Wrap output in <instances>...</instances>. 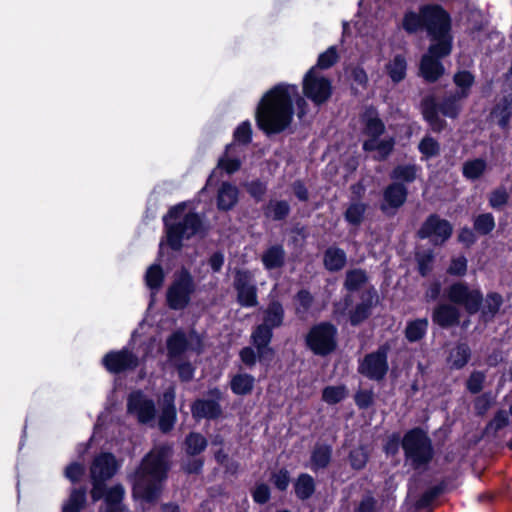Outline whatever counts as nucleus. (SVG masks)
Returning a JSON list of instances; mask_svg holds the SVG:
<instances>
[{
  "instance_id": "nucleus-46",
  "label": "nucleus",
  "mask_w": 512,
  "mask_h": 512,
  "mask_svg": "<svg viewBox=\"0 0 512 512\" xmlns=\"http://www.w3.org/2000/svg\"><path fill=\"white\" fill-rule=\"evenodd\" d=\"M165 273L160 264H152L146 271L145 283L151 290H159L164 282Z\"/></svg>"
},
{
  "instance_id": "nucleus-3",
  "label": "nucleus",
  "mask_w": 512,
  "mask_h": 512,
  "mask_svg": "<svg viewBox=\"0 0 512 512\" xmlns=\"http://www.w3.org/2000/svg\"><path fill=\"white\" fill-rule=\"evenodd\" d=\"M402 27L409 34L426 31L429 45L453 46L451 18L440 5L427 4L418 13H405Z\"/></svg>"
},
{
  "instance_id": "nucleus-35",
  "label": "nucleus",
  "mask_w": 512,
  "mask_h": 512,
  "mask_svg": "<svg viewBox=\"0 0 512 512\" xmlns=\"http://www.w3.org/2000/svg\"><path fill=\"white\" fill-rule=\"evenodd\" d=\"M264 266L269 269L281 268L285 263V251L282 245H273L262 255Z\"/></svg>"
},
{
  "instance_id": "nucleus-8",
  "label": "nucleus",
  "mask_w": 512,
  "mask_h": 512,
  "mask_svg": "<svg viewBox=\"0 0 512 512\" xmlns=\"http://www.w3.org/2000/svg\"><path fill=\"white\" fill-rule=\"evenodd\" d=\"M390 350V344L384 343L376 351L366 354L359 363L358 372L370 380L382 381L389 370L388 353Z\"/></svg>"
},
{
  "instance_id": "nucleus-7",
  "label": "nucleus",
  "mask_w": 512,
  "mask_h": 512,
  "mask_svg": "<svg viewBox=\"0 0 512 512\" xmlns=\"http://www.w3.org/2000/svg\"><path fill=\"white\" fill-rule=\"evenodd\" d=\"M453 46L429 45L427 52L422 55L419 64V74L428 83L438 81L445 73L441 59L448 57Z\"/></svg>"
},
{
  "instance_id": "nucleus-30",
  "label": "nucleus",
  "mask_w": 512,
  "mask_h": 512,
  "mask_svg": "<svg viewBox=\"0 0 512 512\" xmlns=\"http://www.w3.org/2000/svg\"><path fill=\"white\" fill-rule=\"evenodd\" d=\"M503 304L502 296L497 292H490L486 298H483L481 304V318L485 322L492 321L495 315L499 312L500 307Z\"/></svg>"
},
{
  "instance_id": "nucleus-62",
  "label": "nucleus",
  "mask_w": 512,
  "mask_h": 512,
  "mask_svg": "<svg viewBox=\"0 0 512 512\" xmlns=\"http://www.w3.org/2000/svg\"><path fill=\"white\" fill-rule=\"evenodd\" d=\"M493 403L491 393H484L478 396L474 401V409L477 415L483 416L490 409Z\"/></svg>"
},
{
  "instance_id": "nucleus-43",
  "label": "nucleus",
  "mask_w": 512,
  "mask_h": 512,
  "mask_svg": "<svg viewBox=\"0 0 512 512\" xmlns=\"http://www.w3.org/2000/svg\"><path fill=\"white\" fill-rule=\"evenodd\" d=\"M428 328V319H416L407 324L405 329V337L409 342H417L426 334Z\"/></svg>"
},
{
  "instance_id": "nucleus-32",
  "label": "nucleus",
  "mask_w": 512,
  "mask_h": 512,
  "mask_svg": "<svg viewBox=\"0 0 512 512\" xmlns=\"http://www.w3.org/2000/svg\"><path fill=\"white\" fill-rule=\"evenodd\" d=\"M125 490L121 484H115L107 488L104 501L106 503V512H124L122 501L124 499Z\"/></svg>"
},
{
  "instance_id": "nucleus-20",
  "label": "nucleus",
  "mask_w": 512,
  "mask_h": 512,
  "mask_svg": "<svg viewBox=\"0 0 512 512\" xmlns=\"http://www.w3.org/2000/svg\"><path fill=\"white\" fill-rule=\"evenodd\" d=\"M191 414L195 421L216 420L222 415V407L217 399L197 398L191 404Z\"/></svg>"
},
{
  "instance_id": "nucleus-59",
  "label": "nucleus",
  "mask_w": 512,
  "mask_h": 512,
  "mask_svg": "<svg viewBox=\"0 0 512 512\" xmlns=\"http://www.w3.org/2000/svg\"><path fill=\"white\" fill-rule=\"evenodd\" d=\"M338 60V54L334 46L328 48L318 57L317 67L320 69H328L332 67Z\"/></svg>"
},
{
  "instance_id": "nucleus-29",
  "label": "nucleus",
  "mask_w": 512,
  "mask_h": 512,
  "mask_svg": "<svg viewBox=\"0 0 512 512\" xmlns=\"http://www.w3.org/2000/svg\"><path fill=\"white\" fill-rule=\"evenodd\" d=\"M184 451L187 456H199L208 446V440L200 432L191 431L184 439Z\"/></svg>"
},
{
  "instance_id": "nucleus-63",
  "label": "nucleus",
  "mask_w": 512,
  "mask_h": 512,
  "mask_svg": "<svg viewBox=\"0 0 512 512\" xmlns=\"http://www.w3.org/2000/svg\"><path fill=\"white\" fill-rule=\"evenodd\" d=\"M442 493L441 486H434L423 493L420 499L417 501L419 508H425L431 505V503Z\"/></svg>"
},
{
  "instance_id": "nucleus-53",
  "label": "nucleus",
  "mask_w": 512,
  "mask_h": 512,
  "mask_svg": "<svg viewBox=\"0 0 512 512\" xmlns=\"http://www.w3.org/2000/svg\"><path fill=\"white\" fill-rule=\"evenodd\" d=\"M252 140V128L249 121H244L237 126L233 133V141L239 145H247Z\"/></svg>"
},
{
  "instance_id": "nucleus-61",
  "label": "nucleus",
  "mask_w": 512,
  "mask_h": 512,
  "mask_svg": "<svg viewBox=\"0 0 512 512\" xmlns=\"http://www.w3.org/2000/svg\"><path fill=\"white\" fill-rule=\"evenodd\" d=\"M238 300L243 306L256 305V286L238 288Z\"/></svg>"
},
{
  "instance_id": "nucleus-54",
  "label": "nucleus",
  "mask_w": 512,
  "mask_h": 512,
  "mask_svg": "<svg viewBox=\"0 0 512 512\" xmlns=\"http://www.w3.org/2000/svg\"><path fill=\"white\" fill-rule=\"evenodd\" d=\"M384 131L385 126L381 119L371 117L367 120L364 133L368 136V139H379Z\"/></svg>"
},
{
  "instance_id": "nucleus-1",
  "label": "nucleus",
  "mask_w": 512,
  "mask_h": 512,
  "mask_svg": "<svg viewBox=\"0 0 512 512\" xmlns=\"http://www.w3.org/2000/svg\"><path fill=\"white\" fill-rule=\"evenodd\" d=\"M293 101L298 108V117L306 114L307 102L298 87L280 83L264 94L258 103V127L267 134H278L286 130L293 119Z\"/></svg>"
},
{
  "instance_id": "nucleus-9",
  "label": "nucleus",
  "mask_w": 512,
  "mask_h": 512,
  "mask_svg": "<svg viewBox=\"0 0 512 512\" xmlns=\"http://www.w3.org/2000/svg\"><path fill=\"white\" fill-rule=\"evenodd\" d=\"M447 298L455 306H462L469 315L480 311L483 295L480 290L471 288L466 282H456L446 290Z\"/></svg>"
},
{
  "instance_id": "nucleus-6",
  "label": "nucleus",
  "mask_w": 512,
  "mask_h": 512,
  "mask_svg": "<svg viewBox=\"0 0 512 512\" xmlns=\"http://www.w3.org/2000/svg\"><path fill=\"white\" fill-rule=\"evenodd\" d=\"M196 289L194 278L190 271L182 267L175 273V277L166 292V302L172 310H182L186 308L191 296Z\"/></svg>"
},
{
  "instance_id": "nucleus-55",
  "label": "nucleus",
  "mask_w": 512,
  "mask_h": 512,
  "mask_svg": "<svg viewBox=\"0 0 512 512\" xmlns=\"http://www.w3.org/2000/svg\"><path fill=\"white\" fill-rule=\"evenodd\" d=\"M181 465V469L188 475H199L203 471L204 458L199 456H188Z\"/></svg>"
},
{
  "instance_id": "nucleus-38",
  "label": "nucleus",
  "mask_w": 512,
  "mask_h": 512,
  "mask_svg": "<svg viewBox=\"0 0 512 512\" xmlns=\"http://www.w3.org/2000/svg\"><path fill=\"white\" fill-rule=\"evenodd\" d=\"M254 377L246 373L234 375L230 381L231 391L236 395H246L253 390Z\"/></svg>"
},
{
  "instance_id": "nucleus-16",
  "label": "nucleus",
  "mask_w": 512,
  "mask_h": 512,
  "mask_svg": "<svg viewBox=\"0 0 512 512\" xmlns=\"http://www.w3.org/2000/svg\"><path fill=\"white\" fill-rule=\"evenodd\" d=\"M175 398L176 395L173 387H169L162 394L158 428L163 434L170 433L176 424L177 410Z\"/></svg>"
},
{
  "instance_id": "nucleus-13",
  "label": "nucleus",
  "mask_w": 512,
  "mask_h": 512,
  "mask_svg": "<svg viewBox=\"0 0 512 512\" xmlns=\"http://www.w3.org/2000/svg\"><path fill=\"white\" fill-rule=\"evenodd\" d=\"M408 197L407 187L400 182H391L382 191L379 210L386 218H393L404 206Z\"/></svg>"
},
{
  "instance_id": "nucleus-15",
  "label": "nucleus",
  "mask_w": 512,
  "mask_h": 512,
  "mask_svg": "<svg viewBox=\"0 0 512 512\" xmlns=\"http://www.w3.org/2000/svg\"><path fill=\"white\" fill-rule=\"evenodd\" d=\"M359 302L349 310V321L352 326H358L372 315V309L378 304L379 296L373 286L361 290Z\"/></svg>"
},
{
  "instance_id": "nucleus-37",
  "label": "nucleus",
  "mask_w": 512,
  "mask_h": 512,
  "mask_svg": "<svg viewBox=\"0 0 512 512\" xmlns=\"http://www.w3.org/2000/svg\"><path fill=\"white\" fill-rule=\"evenodd\" d=\"M453 82L457 86V90L454 92L467 99L475 82V77L470 71L462 70L454 74Z\"/></svg>"
},
{
  "instance_id": "nucleus-49",
  "label": "nucleus",
  "mask_w": 512,
  "mask_h": 512,
  "mask_svg": "<svg viewBox=\"0 0 512 512\" xmlns=\"http://www.w3.org/2000/svg\"><path fill=\"white\" fill-rule=\"evenodd\" d=\"M495 225V219L491 213L479 214L473 221V229L481 236L491 233Z\"/></svg>"
},
{
  "instance_id": "nucleus-27",
  "label": "nucleus",
  "mask_w": 512,
  "mask_h": 512,
  "mask_svg": "<svg viewBox=\"0 0 512 512\" xmlns=\"http://www.w3.org/2000/svg\"><path fill=\"white\" fill-rule=\"evenodd\" d=\"M238 200V189L229 182H224L217 195V208L228 211L233 208Z\"/></svg>"
},
{
  "instance_id": "nucleus-48",
  "label": "nucleus",
  "mask_w": 512,
  "mask_h": 512,
  "mask_svg": "<svg viewBox=\"0 0 512 512\" xmlns=\"http://www.w3.org/2000/svg\"><path fill=\"white\" fill-rule=\"evenodd\" d=\"M348 396V390L344 385L327 386L322 391V400L329 405H335Z\"/></svg>"
},
{
  "instance_id": "nucleus-31",
  "label": "nucleus",
  "mask_w": 512,
  "mask_h": 512,
  "mask_svg": "<svg viewBox=\"0 0 512 512\" xmlns=\"http://www.w3.org/2000/svg\"><path fill=\"white\" fill-rule=\"evenodd\" d=\"M87 502V488L80 486L73 488L67 501L62 506V512H80Z\"/></svg>"
},
{
  "instance_id": "nucleus-52",
  "label": "nucleus",
  "mask_w": 512,
  "mask_h": 512,
  "mask_svg": "<svg viewBox=\"0 0 512 512\" xmlns=\"http://www.w3.org/2000/svg\"><path fill=\"white\" fill-rule=\"evenodd\" d=\"M369 454L365 447L360 446L350 451L349 462L353 469L361 470L366 466Z\"/></svg>"
},
{
  "instance_id": "nucleus-47",
  "label": "nucleus",
  "mask_w": 512,
  "mask_h": 512,
  "mask_svg": "<svg viewBox=\"0 0 512 512\" xmlns=\"http://www.w3.org/2000/svg\"><path fill=\"white\" fill-rule=\"evenodd\" d=\"M486 161L481 158L466 161L462 167L464 177L469 180L479 179L486 170Z\"/></svg>"
},
{
  "instance_id": "nucleus-5",
  "label": "nucleus",
  "mask_w": 512,
  "mask_h": 512,
  "mask_svg": "<svg viewBox=\"0 0 512 512\" xmlns=\"http://www.w3.org/2000/svg\"><path fill=\"white\" fill-rule=\"evenodd\" d=\"M405 462L414 470L425 469L434 457L432 440L421 427L408 430L401 441Z\"/></svg>"
},
{
  "instance_id": "nucleus-17",
  "label": "nucleus",
  "mask_w": 512,
  "mask_h": 512,
  "mask_svg": "<svg viewBox=\"0 0 512 512\" xmlns=\"http://www.w3.org/2000/svg\"><path fill=\"white\" fill-rule=\"evenodd\" d=\"M284 319V309L279 301H272L263 312V322L258 325V341H270L272 330L280 327Z\"/></svg>"
},
{
  "instance_id": "nucleus-11",
  "label": "nucleus",
  "mask_w": 512,
  "mask_h": 512,
  "mask_svg": "<svg viewBox=\"0 0 512 512\" xmlns=\"http://www.w3.org/2000/svg\"><path fill=\"white\" fill-rule=\"evenodd\" d=\"M453 233L452 224L438 214H430L416 232L419 239H429L434 246H442Z\"/></svg>"
},
{
  "instance_id": "nucleus-33",
  "label": "nucleus",
  "mask_w": 512,
  "mask_h": 512,
  "mask_svg": "<svg viewBox=\"0 0 512 512\" xmlns=\"http://www.w3.org/2000/svg\"><path fill=\"white\" fill-rule=\"evenodd\" d=\"M189 346L186 334L182 330L173 332L166 341L168 355L171 358L182 355Z\"/></svg>"
},
{
  "instance_id": "nucleus-18",
  "label": "nucleus",
  "mask_w": 512,
  "mask_h": 512,
  "mask_svg": "<svg viewBox=\"0 0 512 512\" xmlns=\"http://www.w3.org/2000/svg\"><path fill=\"white\" fill-rule=\"evenodd\" d=\"M127 409L130 413H135L142 424L152 421L156 414L153 400L146 398L141 390L134 391L128 396Z\"/></svg>"
},
{
  "instance_id": "nucleus-45",
  "label": "nucleus",
  "mask_w": 512,
  "mask_h": 512,
  "mask_svg": "<svg viewBox=\"0 0 512 512\" xmlns=\"http://www.w3.org/2000/svg\"><path fill=\"white\" fill-rule=\"evenodd\" d=\"M406 66L404 56L396 55L393 60L386 65V71L393 82L399 83L406 76Z\"/></svg>"
},
{
  "instance_id": "nucleus-10",
  "label": "nucleus",
  "mask_w": 512,
  "mask_h": 512,
  "mask_svg": "<svg viewBox=\"0 0 512 512\" xmlns=\"http://www.w3.org/2000/svg\"><path fill=\"white\" fill-rule=\"evenodd\" d=\"M336 334L337 329L331 323L315 325L306 337L307 346L316 355H328L336 348Z\"/></svg>"
},
{
  "instance_id": "nucleus-19",
  "label": "nucleus",
  "mask_w": 512,
  "mask_h": 512,
  "mask_svg": "<svg viewBox=\"0 0 512 512\" xmlns=\"http://www.w3.org/2000/svg\"><path fill=\"white\" fill-rule=\"evenodd\" d=\"M119 465L111 452H102L95 456L90 465V478L110 480L118 471Z\"/></svg>"
},
{
  "instance_id": "nucleus-50",
  "label": "nucleus",
  "mask_w": 512,
  "mask_h": 512,
  "mask_svg": "<svg viewBox=\"0 0 512 512\" xmlns=\"http://www.w3.org/2000/svg\"><path fill=\"white\" fill-rule=\"evenodd\" d=\"M415 260L418 265V271L421 276H427L432 270L434 253L431 249L418 250L415 252Z\"/></svg>"
},
{
  "instance_id": "nucleus-39",
  "label": "nucleus",
  "mask_w": 512,
  "mask_h": 512,
  "mask_svg": "<svg viewBox=\"0 0 512 512\" xmlns=\"http://www.w3.org/2000/svg\"><path fill=\"white\" fill-rule=\"evenodd\" d=\"M295 312L300 319H306V316L314 303L313 295L306 289H301L294 297Z\"/></svg>"
},
{
  "instance_id": "nucleus-58",
  "label": "nucleus",
  "mask_w": 512,
  "mask_h": 512,
  "mask_svg": "<svg viewBox=\"0 0 512 512\" xmlns=\"http://www.w3.org/2000/svg\"><path fill=\"white\" fill-rule=\"evenodd\" d=\"M85 473L84 465L80 462H71L65 468V477L69 479L73 484L78 483Z\"/></svg>"
},
{
  "instance_id": "nucleus-25",
  "label": "nucleus",
  "mask_w": 512,
  "mask_h": 512,
  "mask_svg": "<svg viewBox=\"0 0 512 512\" xmlns=\"http://www.w3.org/2000/svg\"><path fill=\"white\" fill-rule=\"evenodd\" d=\"M395 141L393 138L389 139H366L363 142V150L366 152L375 151L374 159L377 161H384L392 153Z\"/></svg>"
},
{
  "instance_id": "nucleus-51",
  "label": "nucleus",
  "mask_w": 512,
  "mask_h": 512,
  "mask_svg": "<svg viewBox=\"0 0 512 512\" xmlns=\"http://www.w3.org/2000/svg\"><path fill=\"white\" fill-rule=\"evenodd\" d=\"M418 149L426 159L436 157L440 154V144L431 136H425L420 141Z\"/></svg>"
},
{
  "instance_id": "nucleus-28",
  "label": "nucleus",
  "mask_w": 512,
  "mask_h": 512,
  "mask_svg": "<svg viewBox=\"0 0 512 512\" xmlns=\"http://www.w3.org/2000/svg\"><path fill=\"white\" fill-rule=\"evenodd\" d=\"M463 100H465L463 97L451 92L441 102H438V111L445 117L455 119L462 109L461 102Z\"/></svg>"
},
{
  "instance_id": "nucleus-26",
  "label": "nucleus",
  "mask_w": 512,
  "mask_h": 512,
  "mask_svg": "<svg viewBox=\"0 0 512 512\" xmlns=\"http://www.w3.org/2000/svg\"><path fill=\"white\" fill-rule=\"evenodd\" d=\"M323 263L328 271L338 272L343 269L347 263L346 253L341 248L329 247L324 252Z\"/></svg>"
},
{
  "instance_id": "nucleus-36",
  "label": "nucleus",
  "mask_w": 512,
  "mask_h": 512,
  "mask_svg": "<svg viewBox=\"0 0 512 512\" xmlns=\"http://www.w3.org/2000/svg\"><path fill=\"white\" fill-rule=\"evenodd\" d=\"M264 216L274 221L284 220L290 213V205L284 200H270L263 208Z\"/></svg>"
},
{
  "instance_id": "nucleus-34",
  "label": "nucleus",
  "mask_w": 512,
  "mask_h": 512,
  "mask_svg": "<svg viewBox=\"0 0 512 512\" xmlns=\"http://www.w3.org/2000/svg\"><path fill=\"white\" fill-rule=\"evenodd\" d=\"M332 447L326 444H316L311 453V468L313 470L325 469L330 464Z\"/></svg>"
},
{
  "instance_id": "nucleus-14",
  "label": "nucleus",
  "mask_w": 512,
  "mask_h": 512,
  "mask_svg": "<svg viewBox=\"0 0 512 512\" xmlns=\"http://www.w3.org/2000/svg\"><path fill=\"white\" fill-rule=\"evenodd\" d=\"M102 366L111 374H121L133 371L139 366L138 356L123 347L120 350H110L101 359Z\"/></svg>"
},
{
  "instance_id": "nucleus-24",
  "label": "nucleus",
  "mask_w": 512,
  "mask_h": 512,
  "mask_svg": "<svg viewBox=\"0 0 512 512\" xmlns=\"http://www.w3.org/2000/svg\"><path fill=\"white\" fill-rule=\"evenodd\" d=\"M512 117V94L503 96L492 108L489 118L496 119L503 130H508Z\"/></svg>"
},
{
  "instance_id": "nucleus-40",
  "label": "nucleus",
  "mask_w": 512,
  "mask_h": 512,
  "mask_svg": "<svg viewBox=\"0 0 512 512\" xmlns=\"http://www.w3.org/2000/svg\"><path fill=\"white\" fill-rule=\"evenodd\" d=\"M418 167L415 164L398 165L391 174L393 182L412 183L417 177Z\"/></svg>"
},
{
  "instance_id": "nucleus-56",
  "label": "nucleus",
  "mask_w": 512,
  "mask_h": 512,
  "mask_svg": "<svg viewBox=\"0 0 512 512\" xmlns=\"http://www.w3.org/2000/svg\"><path fill=\"white\" fill-rule=\"evenodd\" d=\"M217 167L229 175L234 174L241 167V158L239 156L222 155L218 160Z\"/></svg>"
},
{
  "instance_id": "nucleus-21",
  "label": "nucleus",
  "mask_w": 512,
  "mask_h": 512,
  "mask_svg": "<svg viewBox=\"0 0 512 512\" xmlns=\"http://www.w3.org/2000/svg\"><path fill=\"white\" fill-rule=\"evenodd\" d=\"M461 312L453 303H440L432 311V321L443 329L457 326Z\"/></svg>"
},
{
  "instance_id": "nucleus-23",
  "label": "nucleus",
  "mask_w": 512,
  "mask_h": 512,
  "mask_svg": "<svg viewBox=\"0 0 512 512\" xmlns=\"http://www.w3.org/2000/svg\"><path fill=\"white\" fill-rule=\"evenodd\" d=\"M421 111L433 131L441 132L446 127V121L439 116L438 102L435 96L427 95L422 99Z\"/></svg>"
},
{
  "instance_id": "nucleus-64",
  "label": "nucleus",
  "mask_w": 512,
  "mask_h": 512,
  "mask_svg": "<svg viewBox=\"0 0 512 512\" xmlns=\"http://www.w3.org/2000/svg\"><path fill=\"white\" fill-rule=\"evenodd\" d=\"M354 400L360 409H367L374 403V393L371 390H359L355 394Z\"/></svg>"
},
{
  "instance_id": "nucleus-60",
  "label": "nucleus",
  "mask_w": 512,
  "mask_h": 512,
  "mask_svg": "<svg viewBox=\"0 0 512 512\" xmlns=\"http://www.w3.org/2000/svg\"><path fill=\"white\" fill-rule=\"evenodd\" d=\"M92 488L90 490V496L94 503L98 502L101 499L105 498L106 491H107V484L106 482L108 480H101L96 478H90Z\"/></svg>"
},
{
  "instance_id": "nucleus-4",
  "label": "nucleus",
  "mask_w": 512,
  "mask_h": 512,
  "mask_svg": "<svg viewBox=\"0 0 512 512\" xmlns=\"http://www.w3.org/2000/svg\"><path fill=\"white\" fill-rule=\"evenodd\" d=\"M186 208L185 202L177 203L171 206L162 217L166 244L175 252L183 249L184 240H190L196 236L205 237L208 232L202 216L195 211L184 214Z\"/></svg>"
},
{
  "instance_id": "nucleus-41",
  "label": "nucleus",
  "mask_w": 512,
  "mask_h": 512,
  "mask_svg": "<svg viewBox=\"0 0 512 512\" xmlns=\"http://www.w3.org/2000/svg\"><path fill=\"white\" fill-rule=\"evenodd\" d=\"M367 207L366 203L360 201L351 202L344 213L345 220L350 225L360 226L364 220Z\"/></svg>"
},
{
  "instance_id": "nucleus-2",
  "label": "nucleus",
  "mask_w": 512,
  "mask_h": 512,
  "mask_svg": "<svg viewBox=\"0 0 512 512\" xmlns=\"http://www.w3.org/2000/svg\"><path fill=\"white\" fill-rule=\"evenodd\" d=\"M171 447L152 448L141 460L133 476V495L146 503L157 502L170 470Z\"/></svg>"
},
{
  "instance_id": "nucleus-44",
  "label": "nucleus",
  "mask_w": 512,
  "mask_h": 512,
  "mask_svg": "<svg viewBox=\"0 0 512 512\" xmlns=\"http://www.w3.org/2000/svg\"><path fill=\"white\" fill-rule=\"evenodd\" d=\"M315 492L314 479L308 474H300L295 483V493L301 500L309 499Z\"/></svg>"
},
{
  "instance_id": "nucleus-12",
  "label": "nucleus",
  "mask_w": 512,
  "mask_h": 512,
  "mask_svg": "<svg viewBox=\"0 0 512 512\" xmlns=\"http://www.w3.org/2000/svg\"><path fill=\"white\" fill-rule=\"evenodd\" d=\"M303 93L315 105L326 103L332 95L331 81L311 68L303 79Z\"/></svg>"
},
{
  "instance_id": "nucleus-42",
  "label": "nucleus",
  "mask_w": 512,
  "mask_h": 512,
  "mask_svg": "<svg viewBox=\"0 0 512 512\" xmlns=\"http://www.w3.org/2000/svg\"><path fill=\"white\" fill-rule=\"evenodd\" d=\"M471 356V350L467 343H458L453 348L449 355V360L452 367L456 369L463 368L469 361Z\"/></svg>"
},
{
  "instance_id": "nucleus-57",
  "label": "nucleus",
  "mask_w": 512,
  "mask_h": 512,
  "mask_svg": "<svg viewBox=\"0 0 512 512\" xmlns=\"http://www.w3.org/2000/svg\"><path fill=\"white\" fill-rule=\"evenodd\" d=\"M509 424V416L508 412L505 410H499L494 418L487 424L486 432L489 433L491 430L494 433L498 432L502 428L506 427Z\"/></svg>"
},
{
  "instance_id": "nucleus-22",
  "label": "nucleus",
  "mask_w": 512,
  "mask_h": 512,
  "mask_svg": "<svg viewBox=\"0 0 512 512\" xmlns=\"http://www.w3.org/2000/svg\"><path fill=\"white\" fill-rule=\"evenodd\" d=\"M369 277L365 270L354 268L346 271L343 287L349 292L344 297V304L348 308L353 304L352 292L365 289Z\"/></svg>"
}]
</instances>
